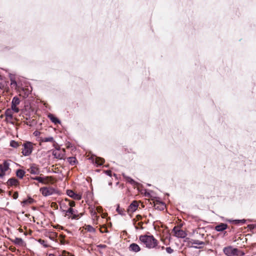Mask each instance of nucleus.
<instances>
[{"label": "nucleus", "mask_w": 256, "mask_h": 256, "mask_svg": "<svg viewBox=\"0 0 256 256\" xmlns=\"http://www.w3.org/2000/svg\"><path fill=\"white\" fill-rule=\"evenodd\" d=\"M139 240L148 248H159L158 241L153 236L141 235L139 236Z\"/></svg>", "instance_id": "f257e3e1"}, {"label": "nucleus", "mask_w": 256, "mask_h": 256, "mask_svg": "<svg viewBox=\"0 0 256 256\" xmlns=\"http://www.w3.org/2000/svg\"><path fill=\"white\" fill-rule=\"evenodd\" d=\"M34 144L30 142H26L22 144L23 148H22V153L24 156H30L33 150L34 146Z\"/></svg>", "instance_id": "f03ea898"}, {"label": "nucleus", "mask_w": 256, "mask_h": 256, "mask_svg": "<svg viewBox=\"0 0 256 256\" xmlns=\"http://www.w3.org/2000/svg\"><path fill=\"white\" fill-rule=\"evenodd\" d=\"M82 214V213H78V211L74 209L73 208H69L65 214V216H68L70 219L78 220Z\"/></svg>", "instance_id": "7ed1b4c3"}, {"label": "nucleus", "mask_w": 256, "mask_h": 256, "mask_svg": "<svg viewBox=\"0 0 256 256\" xmlns=\"http://www.w3.org/2000/svg\"><path fill=\"white\" fill-rule=\"evenodd\" d=\"M172 234L174 236L178 238H184L187 235L186 232L182 230L181 227L178 226H175L173 228Z\"/></svg>", "instance_id": "20e7f679"}, {"label": "nucleus", "mask_w": 256, "mask_h": 256, "mask_svg": "<svg viewBox=\"0 0 256 256\" xmlns=\"http://www.w3.org/2000/svg\"><path fill=\"white\" fill-rule=\"evenodd\" d=\"M52 155L55 158L62 160L66 158V150L64 148L60 149V148L52 151Z\"/></svg>", "instance_id": "39448f33"}, {"label": "nucleus", "mask_w": 256, "mask_h": 256, "mask_svg": "<svg viewBox=\"0 0 256 256\" xmlns=\"http://www.w3.org/2000/svg\"><path fill=\"white\" fill-rule=\"evenodd\" d=\"M224 254L227 256H238V250L234 248L232 246L225 247L223 249Z\"/></svg>", "instance_id": "423d86ee"}, {"label": "nucleus", "mask_w": 256, "mask_h": 256, "mask_svg": "<svg viewBox=\"0 0 256 256\" xmlns=\"http://www.w3.org/2000/svg\"><path fill=\"white\" fill-rule=\"evenodd\" d=\"M140 204L142 208L144 207V206L140 201L133 200L128 206L127 209V212L128 213H132L135 212L138 208Z\"/></svg>", "instance_id": "0eeeda50"}, {"label": "nucleus", "mask_w": 256, "mask_h": 256, "mask_svg": "<svg viewBox=\"0 0 256 256\" xmlns=\"http://www.w3.org/2000/svg\"><path fill=\"white\" fill-rule=\"evenodd\" d=\"M10 169V163L8 161L5 160L2 164H0V178H3Z\"/></svg>", "instance_id": "6e6552de"}, {"label": "nucleus", "mask_w": 256, "mask_h": 256, "mask_svg": "<svg viewBox=\"0 0 256 256\" xmlns=\"http://www.w3.org/2000/svg\"><path fill=\"white\" fill-rule=\"evenodd\" d=\"M40 190L44 196L52 195L55 192V190L52 187H42L40 188Z\"/></svg>", "instance_id": "1a4fd4ad"}, {"label": "nucleus", "mask_w": 256, "mask_h": 256, "mask_svg": "<svg viewBox=\"0 0 256 256\" xmlns=\"http://www.w3.org/2000/svg\"><path fill=\"white\" fill-rule=\"evenodd\" d=\"M20 100L17 96L13 98L12 101V108L15 113H18L20 112L19 108L17 106L20 103Z\"/></svg>", "instance_id": "9d476101"}, {"label": "nucleus", "mask_w": 256, "mask_h": 256, "mask_svg": "<svg viewBox=\"0 0 256 256\" xmlns=\"http://www.w3.org/2000/svg\"><path fill=\"white\" fill-rule=\"evenodd\" d=\"M40 144H41L42 142H50L53 144L54 146H56L57 144L54 140V138L52 136H48V137H40Z\"/></svg>", "instance_id": "9b49d317"}, {"label": "nucleus", "mask_w": 256, "mask_h": 256, "mask_svg": "<svg viewBox=\"0 0 256 256\" xmlns=\"http://www.w3.org/2000/svg\"><path fill=\"white\" fill-rule=\"evenodd\" d=\"M27 170L30 174H38L40 172V169L38 166L34 164H30V168Z\"/></svg>", "instance_id": "f8f14e48"}, {"label": "nucleus", "mask_w": 256, "mask_h": 256, "mask_svg": "<svg viewBox=\"0 0 256 256\" xmlns=\"http://www.w3.org/2000/svg\"><path fill=\"white\" fill-rule=\"evenodd\" d=\"M68 198H65L64 200H62L60 202V209L63 212H64L65 214L67 210H68Z\"/></svg>", "instance_id": "ddd939ff"}, {"label": "nucleus", "mask_w": 256, "mask_h": 256, "mask_svg": "<svg viewBox=\"0 0 256 256\" xmlns=\"http://www.w3.org/2000/svg\"><path fill=\"white\" fill-rule=\"evenodd\" d=\"M42 184H52L54 182L55 180L54 178L52 176H46L44 177H42Z\"/></svg>", "instance_id": "4468645a"}, {"label": "nucleus", "mask_w": 256, "mask_h": 256, "mask_svg": "<svg viewBox=\"0 0 256 256\" xmlns=\"http://www.w3.org/2000/svg\"><path fill=\"white\" fill-rule=\"evenodd\" d=\"M154 207L155 209L162 210H164L166 207L165 204L159 200L154 201Z\"/></svg>", "instance_id": "2eb2a0df"}, {"label": "nucleus", "mask_w": 256, "mask_h": 256, "mask_svg": "<svg viewBox=\"0 0 256 256\" xmlns=\"http://www.w3.org/2000/svg\"><path fill=\"white\" fill-rule=\"evenodd\" d=\"M66 194L69 196L73 198L74 200H80L82 198V196L80 194L74 193V192L72 190H68Z\"/></svg>", "instance_id": "dca6fc26"}, {"label": "nucleus", "mask_w": 256, "mask_h": 256, "mask_svg": "<svg viewBox=\"0 0 256 256\" xmlns=\"http://www.w3.org/2000/svg\"><path fill=\"white\" fill-rule=\"evenodd\" d=\"M123 178H124L125 180L127 182L130 183V184L133 186L134 187H136L138 183L136 182L134 180L131 178L127 176L126 174H122Z\"/></svg>", "instance_id": "f3484780"}, {"label": "nucleus", "mask_w": 256, "mask_h": 256, "mask_svg": "<svg viewBox=\"0 0 256 256\" xmlns=\"http://www.w3.org/2000/svg\"><path fill=\"white\" fill-rule=\"evenodd\" d=\"M128 250L130 251L138 252H140L141 249L138 244L135 243H132L130 245Z\"/></svg>", "instance_id": "a211bd4d"}, {"label": "nucleus", "mask_w": 256, "mask_h": 256, "mask_svg": "<svg viewBox=\"0 0 256 256\" xmlns=\"http://www.w3.org/2000/svg\"><path fill=\"white\" fill-rule=\"evenodd\" d=\"M30 94V90L27 88H22L20 91V96L24 98H27Z\"/></svg>", "instance_id": "6ab92c4d"}, {"label": "nucleus", "mask_w": 256, "mask_h": 256, "mask_svg": "<svg viewBox=\"0 0 256 256\" xmlns=\"http://www.w3.org/2000/svg\"><path fill=\"white\" fill-rule=\"evenodd\" d=\"M6 184L8 186H16L19 184V182L16 178H10L6 182Z\"/></svg>", "instance_id": "aec40b11"}, {"label": "nucleus", "mask_w": 256, "mask_h": 256, "mask_svg": "<svg viewBox=\"0 0 256 256\" xmlns=\"http://www.w3.org/2000/svg\"><path fill=\"white\" fill-rule=\"evenodd\" d=\"M228 228V225L226 224L220 223L215 227V230L218 232H222Z\"/></svg>", "instance_id": "412c9836"}, {"label": "nucleus", "mask_w": 256, "mask_h": 256, "mask_svg": "<svg viewBox=\"0 0 256 256\" xmlns=\"http://www.w3.org/2000/svg\"><path fill=\"white\" fill-rule=\"evenodd\" d=\"M14 111L12 108H8L5 112V116L6 117V118H9L10 119H12L13 118V114Z\"/></svg>", "instance_id": "4be33fe9"}, {"label": "nucleus", "mask_w": 256, "mask_h": 256, "mask_svg": "<svg viewBox=\"0 0 256 256\" xmlns=\"http://www.w3.org/2000/svg\"><path fill=\"white\" fill-rule=\"evenodd\" d=\"M48 118L52 122H54L55 124L60 123V121L58 120V119L52 114H50L48 115Z\"/></svg>", "instance_id": "5701e85b"}, {"label": "nucleus", "mask_w": 256, "mask_h": 256, "mask_svg": "<svg viewBox=\"0 0 256 256\" xmlns=\"http://www.w3.org/2000/svg\"><path fill=\"white\" fill-rule=\"evenodd\" d=\"M34 202V200L33 198L29 197L28 199L23 200L22 202V206H24L26 204H32Z\"/></svg>", "instance_id": "b1692460"}, {"label": "nucleus", "mask_w": 256, "mask_h": 256, "mask_svg": "<svg viewBox=\"0 0 256 256\" xmlns=\"http://www.w3.org/2000/svg\"><path fill=\"white\" fill-rule=\"evenodd\" d=\"M25 174V172L21 169L18 170L16 172V175L20 178L22 179L23 178Z\"/></svg>", "instance_id": "393cba45"}, {"label": "nucleus", "mask_w": 256, "mask_h": 256, "mask_svg": "<svg viewBox=\"0 0 256 256\" xmlns=\"http://www.w3.org/2000/svg\"><path fill=\"white\" fill-rule=\"evenodd\" d=\"M22 143L21 142H18L15 140H12L10 142V146L13 147L14 148H17L20 146L22 145Z\"/></svg>", "instance_id": "a878e982"}, {"label": "nucleus", "mask_w": 256, "mask_h": 256, "mask_svg": "<svg viewBox=\"0 0 256 256\" xmlns=\"http://www.w3.org/2000/svg\"><path fill=\"white\" fill-rule=\"evenodd\" d=\"M68 162L72 166H74L77 162V160L75 157H69L67 158Z\"/></svg>", "instance_id": "bb28decb"}, {"label": "nucleus", "mask_w": 256, "mask_h": 256, "mask_svg": "<svg viewBox=\"0 0 256 256\" xmlns=\"http://www.w3.org/2000/svg\"><path fill=\"white\" fill-rule=\"evenodd\" d=\"M190 243L192 244H195L198 245H204L205 244L204 242L196 240H192L190 242Z\"/></svg>", "instance_id": "cd10ccee"}, {"label": "nucleus", "mask_w": 256, "mask_h": 256, "mask_svg": "<svg viewBox=\"0 0 256 256\" xmlns=\"http://www.w3.org/2000/svg\"><path fill=\"white\" fill-rule=\"evenodd\" d=\"M116 211L120 214L122 216H124L126 214V211L124 208H121L119 205H118L117 206Z\"/></svg>", "instance_id": "c85d7f7f"}, {"label": "nucleus", "mask_w": 256, "mask_h": 256, "mask_svg": "<svg viewBox=\"0 0 256 256\" xmlns=\"http://www.w3.org/2000/svg\"><path fill=\"white\" fill-rule=\"evenodd\" d=\"M84 228L86 230L91 232H95L96 228L90 225H85Z\"/></svg>", "instance_id": "c756f323"}, {"label": "nucleus", "mask_w": 256, "mask_h": 256, "mask_svg": "<svg viewBox=\"0 0 256 256\" xmlns=\"http://www.w3.org/2000/svg\"><path fill=\"white\" fill-rule=\"evenodd\" d=\"M14 242L16 244L22 246L24 241L21 238H16L14 240Z\"/></svg>", "instance_id": "7c9ffc66"}, {"label": "nucleus", "mask_w": 256, "mask_h": 256, "mask_svg": "<svg viewBox=\"0 0 256 256\" xmlns=\"http://www.w3.org/2000/svg\"><path fill=\"white\" fill-rule=\"evenodd\" d=\"M38 241L40 244L42 245L44 248H48L50 246L48 244L47 242L44 240L40 238L38 240Z\"/></svg>", "instance_id": "2f4dec72"}, {"label": "nucleus", "mask_w": 256, "mask_h": 256, "mask_svg": "<svg viewBox=\"0 0 256 256\" xmlns=\"http://www.w3.org/2000/svg\"><path fill=\"white\" fill-rule=\"evenodd\" d=\"M104 162V160L102 158H96V163L98 165H102Z\"/></svg>", "instance_id": "473e14b6"}, {"label": "nucleus", "mask_w": 256, "mask_h": 256, "mask_svg": "<svg viewBox=\"0 0 256 256\" xmlns=\"http://www.w3.org/2000/svg\"><path fill=\"white\" fill-rule=\"evenodd\" d=\"M92 217H93V224H96V225L98 224V219L99 218V216H98L96 212H94L92 216Z\"/></svg>", "instance_id": "72a5a7b5"}, {"label": "nucleus", "mask_w": 256, "mask_h": 256, "mask_svg": "<svg viewBox=\"0 0 256 256\" xmlns=\"http://www.w3.org/2000/svg\"><path fill=\"white\" fill-rule=\"evenodd\" d=\"M100 231L102 233L108 232V229H107V227L105 225H103V226H101L100 227Z\"/></svg>", "instance_id": "f704fd0d"}, {"label": "nucleus", "mask_w": 256, "mask_h": 256, "mask_svg": "<svg viewBox=\"0 0 256 256\" xmlns=\"http://www.w3.org/2000/svg\"><path fill=\"white\" fill-rule=\"evenodd\" d=\"M143 222H138L136 224V223H134V224H135V228L136 229H142L143 228V227H142V225H143Z\"/></svg>", "instance_id": "c9c22d12"}, {"label": "nucleus", "mask_w": 256, "mask_h": 256, "mask_svg": "<svg viewBox=\"0 0 256 256\" xmlns=\"http://www.w3.org/2000/svg\"><path fill=\"white\" fill-rule=\"evenodd\" d=\"M232 222L234 224H244L246 222V220L243 219V220H232Z\"/></svg>", "instance_id": "e433bc0d"}, {"label": "nucleus", "mask_w": 256, "mask_h": 256, "mask_svg": "<svg viewBox=\"0 0 256 256\" xmlns=\"http://www.w3.org/2000/svg\"><path fill=\"white\" fill-rule=\"evenodd\" d=\"M58 256H74L72 254L70 253L69 252H68L66 250H63L62 252V254Z\"/></svg>", "instance_id": "4c0bfd02"}, {"label": "nucleus", "mask_w": 256, "mask_h": 256, "mask_svg": "<svg viewBox=\"0 0 256 256\" xmlns=\"http://www.w3.org/2000/svg\"><path fill=\"white\" fill-rule=\"evenodd\" d=\"M68 206H70V208H73L76 205V203L74 201L70 200L68 198Z\"/></svg>", "instance_id": "58836bf2"}, {"label": "nucleus", "mask_w": 256, "mask_h": 256, "mask_svg": "<svg viewBox=\"0 0 256 256\" xmlns=\"http://www.w3.org/2000/svg\"><path fill=\"white\" fill-rule=\"evenodd\" d=\"M31 179H32V180H36L39 182H40V183L42 182V177H40V176H36V177H34V178L32 177Z\"/></svg>", "instance_id": "ea45409f"}, {"label": "nucleus", "mask_w": 256, "mask_h": 256, "mask_svg": "<svg viewBox=\"0 0 256 256\" xmlns=\"http://www.w3.org/2000/svg\"><path fill=\"white\" fill-rule=\"evenodd\" d=\"M166 250L168 254H171L174 252V250L170 247H167L166 248Z\"/></svg>", "instance_id": "a19ab883"}, {"label": "nucleus", "mask_w": 256, "mask_h": 256, "mask_svg": "<svg viewBox=\"0 0 256 256\" xmlns=\"http://www.w3.org/2000/svg\"><path fill=\"white\" fill-rule=\"evenodd\" d=\"M142 216L140 214H138L136 216V218L134 219V221L136 220V221H138V220H142Z\"/></svg>", "instance_id": "79ce46f5"}, {"label": "nucleus", "mask_w": 256, "mask_h": 256, "mask_svg": "<svg viewBox=\"0 0 256 256\" xmlns=\"http://www.w3.org/2000/svg\"><path fill=\"white\" fill-rule=\"evenodd\" d=\"M18 196V192H15L12 196V198L14 199H17Z\"/></svg>", "instance_id": "37998d69"}, {"label": "nucleus", "mask_w": 256, "mask_h": 256, "mask_svg": "<svg viewBox=\"0 0 256 256\" xmlns=\"http://www.w3.org/2000/svg\"><path fill=\"white\" fill-rule=\"evenodd\" d=\"M96 247L101 248H106L107 247V246L106 244H100L97 245Z\"/></svg>", "instance_id": "c03bdc74"}, {"label": "nucleus", "mask_w": 256, "mask_h": 256, "mask_svg": "<svg viewBox=\"0 0 256 256\" xmlns=\"http://www.w3.org/2000/svg\"><path fill=\"white\" fill-rule=\"evenodd\" d=\"M56 232H52V234L50 236V238L52 240H54V238L56 236Z\"/></svg>", "instance_id": "a18cd8bd"}, {"label": "nucleus", "mask_w": 256, "mask_h": 256, "mask_svg": "<svg viewBox=\"0 0 256 256\" xmlns=\"http://www.w3.org/2000/svg\"><path fill=\"white\" fill-rule=\"evenodd\" d=\"M11 86H17L16 82L15 80H11Z\"/></svg>", "instance_id": "49530a36"}, {"label": "nucleus", "mask_w": 256, "mask_h": 256, "mask_svg": "<svg viewBox=\"0 0 256 256\" xmlns=\"http://www.w3.org/2000/svg\"><path fill=\"white\" fill-rule=\"evenodd\" d=\"M56 206V208H58V206L56 202H52L51 204L52 206Z\"/></svg>", "instance_id": "de8ad7c7"}, {"label": "nucleus", "mask_w": 256, "mask_h": 256, "mask_svg": "<svg viewBox=\"0 0 256 256\" xmlns=\"http://www.w3.org/2000/svg\"><path fill=\"white\" fill-rule=\"evenodd\" d=\"M10 249L12 251V252H14L16 250V248H14V247H12V246H10Z\"/></svg>", "instance_id": "09e8293b"}, {"label": "nucleus", "mask_w": 256, "mask_h": 256, "mask_svg": "<svg viewBox=\"0 0 256 256\" xmlns=\"http://www.w3.org/2000/svg\"><path fill=\"white\" fill-rule=\"evenodd\" d=\"M34 134L36 136H38L40 134V132H38V131H36L34 132Z\"/></svg>", "instance_id": "8fccbe9b"}, {"label": "nucleus", "mask_w": 256, "mask_h": 256, "mask_svg": "<svg viewBox=\"0 0 256 256\" xmlns=\"http://www.w3.org/2000/svg\"><path fill=\"white\" fill-rule=\"evenodd\" d=\"M106 173L109 176H111V173H112V172L110 170H108L106 172Z\"/></svg>", "instance_id": "3c124183"}, {"label": "nucleus", "mask_w": 256, "mask_h": 256, "mask_svg": "<svg viewBox=\"0 0 256 256\" xmlns=\"http://www.w3.org/2000/svg\"><path fill=\"white\" fill-rule=\"evenodd\" d=\"M3 21V17L0 14V22H2Z\"/></svg>", "instance_id": "603ef678"}, {"label": "nucleus", "mask_w": 256, "mask_h": 256, "mask_svg": "<svg viewBox=\"0 0 256 256\" xmlns=\"http://www.w3.org/2000/svg\"><path fill=\"white\" fill-rule=\"evenodd\" d=\"M193 247L194 248H202V247H200V246L198 247L196 246H193Z\"/></svg>", "instance_id": "864d4df0"}, {"label": "nucleus", "mask_w": 256, "mask_h": 256, "mask_svg": "<svg viewBox=\"0 0 256 256\" xmlns=\"http://www.w3.org/2000/svg\"><path fill=\"white\" fill-rule=\"evenodd\" d=\"M4 117V114H2L0 116V118H3Z\"/></svg>", "instance_id": "5fc2aeb1"}, {"label": "nucleus", "mask_w": 256, "mask_h": 256, "mask_svg": "<svg viewBox=\"0 0 256 256\" xmlns=\"http://www.w3.org/2000/svg\"><path fill=\"white\" fill-rule=\"evenodd\" d=\"M120 186H121L122 188H123L124 187L123 184H120Z\"/></svg>", "instance_id": "6e6d98bb"}, {"label": "nucleus", "mask_w": 256, "mask_h": 256, "mask_svg": "<svg viewBox=\"0 0 256 256\" xmlns=\"http://www.w3.org/2000/svg\"><path fill=\"white\" fill-rule=\"evenodd\" d=\"M4 190L0 188V193L3 192Z\"/></svg>", "instance_id": "4d7b16f0"}, {"label": "nucleus", "mask_w": 256, "mask_h": 256, "mask_svg": "<svg viewBox=\"0 0 256 256\" xmlns=\"http://www.w3.org/2000/svg\"><path fill=\"white\" fill-rule=\"evenodd\" d=\"M164 246H162V249L164 250Z\"/></svg>", "instance_id": "13d9d810"}, {"label": "nucleus", "mask_w": 256, "mask_h": 256, "mask_svg": "<svg viewBox=\"0 0 256 256\" xmlns=\"http://www.w3.org/2000/svg\"><path fill=\"white\" fill-rule=\"evenodd\" d=\"M109 184L110 185H112V182H109Z\"/></svg>", "instance_id": "bf43d9fd"}, {"label": "nucleus", "mask_w": 256, "mask_h": 256, "mask_svg": "<svg viewBox=\"0 0 256 256\" xmlns=\"http://www.w3.org/2000/svg\"><path fill=\"white\" fill-rule=\"evenodd\" d=\"M49 256H54L53 254H50Z\"/></svg>", "instance_id": "052dcab7"}, {"label": "nucleus", "mask_w": 256, "mask_h": 256, "mask_svg": "<svg viewBox=\"0 0 256 256\" xmlns=\"http://www.w3.org/2000/svg\"><path fill=\"white\" fill-rule=\"evenodd\" d=\"M11 194V192H9V194L10 195Z\"/></svg>", "instance_id": "680f3d73"}, {"label": "nucleus", "mask_w": 256, "mask_h": 256, "mask_svg": "<svg viewBox=\"0 0 256 256\" xmlns=\"http://www.w3.org/2000/svg\"><path fill=\"white\" fill-rule=\"evenodd\" d=\"M1 112H2V110H0V113Z\"/></svg>", "instance_id": "e2e57ef3"}]
</instances>
